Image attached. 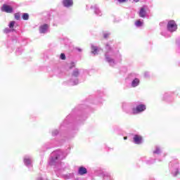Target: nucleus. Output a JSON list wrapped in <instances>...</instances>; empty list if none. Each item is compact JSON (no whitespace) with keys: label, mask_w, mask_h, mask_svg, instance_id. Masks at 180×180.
<instances>
[{"label":"nucleus","mask_w":180,"mask_h":180,"mask_svg":"<svg viewBox=\"0 0 180 180\" xmlns=\"http://www.w3.org/2000/svg\"><path fill=\"white\" fill-rule=\"evenodd\" d=\"M177 29L178 25H176L174 20H171L167 22V30L169 32H176Z\"/></svg>","instance_id":"1"},{"label":"nucleus","mask_w":180,"mask_h":180,"mask_svg":"<svg viewBox=\"0 0 180 180\" xmlns=\"http://www.w3.org/2000/svg\"><path fill=\"white\" fill-rule=\"evenodd\" d=\"M146 105L141 104L137 105L135 108L132 109L133 115H137V113H141V112H144L146 110Z\"/></svg>","instance_id":"2"},{"label":"nucleus","mask_w":180,"mask_h":180,"mask_svg":"<svg viewBox=\"0 0 180 180\" xmlns=\"http://www.w3.org/2000/svg\"><path fill=\"white\" fill-rule=\"evenodd\" d=\"M1 11L3 12H6V13H12V12H13V8L11 6L4 4Z\"/></svg>","instance_id":"3"},{"label":"nucleus","mask_w":180,"mask_h":180,"mask_svg":"<svg viewBox=\"0 0 180 180\" xmlns=\"http://www.w3.org/2000/svg\"><path fill=\"white\" fill-rule=\"evenodd\" d=\"M134 143H135V144H141V143H143V137L140 135H134Z\"/></svg>","instance_id":"4"},{"label":"nucleus","mask_w":180,"mask_h":180,"mask_svg":"<svg viewBox=\"0 0 180 180\" xmlns=\"http://www.w3.org/2000/svg\"><path fill=\"white\" fill-rule=\"evenodd\" d=\"M62 3L65 8H70V6L74 5V1L72 0H63Z\"/></svg>","instance_id":"5"},{"label":"nucleus","mask_w":180,"mask_h":180,"mask_svg":"<svg viewBox=\"0 0 180 180\" xmlns=\"http://www.w3.org/2000/svg\"><path fill=\"white\" fill-rule=\"evenodd\" d=\"M78 174L79 175H85V174H88V170L84 167H80L78 170Z\"/></svg>","instance_id":"6"},{"label":"nucleus","mask_w":180,"mask_h":180,"mask_svg":"<svg viewBox=\"0 0 180 180\" xmlns=\"http://www.w3.org/2000/svg\"><path fill=\"white\" fill-rule=\"evenodd\" d=\"M47 29H49V25L47 24H44L39 27V32L46 33V32H47Z\"/></svg>","instance_id":"7"},{"label":"nucleus","mask_w":180,"mask_h":180,"mask_svg":"<svg viewBox=\"0 0 180 180\" xmlns=\"http://www.w3.org/2000/svg\"><path fill=\"white\" fill-rule=\"evenodd\" d=\"M140 84V79L136 78L132 81L131 86L133 88H136Z\"/></svg>","instance_id":"8"},{"label":"nucleus","mask_w":180,"mask_h":180,"mask_svg":"<svg viewBox=\"0 0 180 180\" xmlns=\"http://www.w3.org/2000/svg\"><path fill=\"white\" fill-rule=\"evenodd\" d=\"M140 18H146V8H141L139 11Z\"/></svg>","instance_id":"9"},{"label":"nucleus","mask_w":180,"mask_h":180,"mask_svg":"<svg viewBox=\"0 0 180 180\" xmlns=\"http://www.w3.org/2000/svg\"><path fill=\"white\" fill-rule=\"evenodd\" d=\"M91 53L92 54H98V48L95 46H91Z\"/></svg>","instance_id":"10"},{"label":"nucleus","mask_w":180,"mask_h":180,"mask_svg":"<svg viewBox=\"0 0 180 180\" xmlns=\"http://www.w3.org/2000/svg\"><path fill=\"white\" fill-rule=\"evenodd\" d=\"M135 25L137 27H140L141 26H143V22L140 20H138L136 21Z\"/></svg>","instance_id":"11"},{"label":"nucleus","mask_w":180,"mask_h":180,"mask_svg":"<svg viewBox=\"0 0 180 180\" xmlns=\"http://www.w3.org/2000/svg\"><path fill=\"white\" fill-rule=\"evenodd\" d=\"M22 19H23V20H29V14L28 13H24L22 15Z\"/></svg>","instance_id":"12"},{"label":"nucleus","mask_w":180,"mask_h":180,"mask_svg":"<svg viewBox=\"0 0 180 180\" xmlns=\"http://www.w3.org/2000/svg\"><path fill=\"white\" fill-rule=\"evenodd\" d=\"M14 16H15V19H16V20H20V14L19 13H15Z\"/></svg>","instance_id":"13"},{"label":"nucleus","mask_w":180,"mask_h":180,"mask_svg":"<svg viewBox=\"0 0 180 180\" xmlns=\"http://www.w3.org/2000/svg\"><path fill=\"white\" fill-rule=\"evenodd\" d=\"M75 67V63L72 62L69 65V70H72V68H74Z\"/></svg>","instance_id":"14"},{"label":"nucleus","mask_w":180,"mask_h":180,"mask_svg":"<svg viewBox=\"0 0 180 180\" xmlns=\"http://www.w3.org/2000/svg\"><path fill=\"white\" fill-rule=\"evenodd\" d=\"M72 75L73 77H78V75H79V72L78 70H75L72 72Z\"/></svg>","instance_id":"15"},{"label":"nucleus","mask_w":180,"mask_h":180,"mask_svg":"<svg viewBox=\"0 0 180 180\" xmlns=\"http://www.w3.org/2000/svg\"><path fill=\"white\" fill-rule=\"evenodd\" d=\"M15 21H11V22H10V24H9V27H10V29H13V27H14V26H15Z\"/></svg>","instance_id":"16"},{"label":"nucleus","mask_w":180,"mask_h":180,"mask_svg":"<svg viewBox=\"0 0 180 180\" xmlns=\"http://www.w3.org/2000/svg\"><path fill=\"white\" fill-rule=\"evenodd\" d=\"M24 162H25V164L26 165H30V159H25L24 160Z\"/></svg>","instance_id":"17"},{"label":"nucleus","mask_w":180,"mask_h":180,"mask_svg":"<svg viewBox=\"0 0 180 180\" xmlns=\"http://www.w3.org/2000/svg\"><path fill=\"white\" fill-rule=\"evenodd\" d=\"M60 58V60H65V54L61 53Z\"/></svg>","instance_id":"18"},{"label":"nucleus","mask_w":180,"mask_h":180,"mask_svg":"<svg viewBox=\"0 0 180 180\" xmlns=\"http://www.w3.org/2000/svg\"><path fill=\"white\" fill-rule=\"evenodd\" d=\"M153 153L154 154H160V148H157Z\"/></svg>","instance_id":"19"},{"label":"nucleus","mask_w":180,"mask_h":180,"mask_svg":"<svg viewBox=\"0 0 180 180\" xmlns=\"http://www.w3.org/2000/svg\"><path fill=\"white\" fill-rule=\"evenodd\" d=\"M9 32H11V30L9 29H8V28H6L4 30V33H9Z\"/></svg>","instance_id":"20"},{"label":"nucleus","mask_w":180,"mask_h":180,"mask_svg":"<svg viewBox=\"0 0 180 180\" xmlns=\"http://www.w3.org/2000/svg\"><path fill=\"white\" fill-rule=\"evenodd\" d=\"M103 37L104 39H108V37H109V34H104Z\"/></svg>","instance_id":"21"},{"label":"nucleus","mask_w":180,"mask_h":180,"mask_svg":"<svg viewBox=\"0 0 180 180\" xmlns=\"http://www.w3.org/2000/svg\"><path fill=\"white\" fill-rule=\"evenodd\" d=\"M107 60L109 63H110V61H112V59L109 58H107Z\"/></svg>","instance_id":"22"},{"label":"nucleus","mask_w":180,"mask_h":180,"mask_svg":"<svg viewBox=\"0 0 180 180\" xmlns=\"http://www.w3.org/2000/svg\"><path fill=\"white\" fill-rule=\"evenodd\" d=\"M119 2H126V0H118Z\"/></svg>","instance_id":"23"},{"label":"nucleus","mask_w":180,"mask_h":180,"mask_svg":"<svg viewBox=\"0 0 180 180\" xmlns=\"http://www.w3.org/2000/svg\"><path fill=\"white\" fill-rule=\"evenodd\" d=\"M107 49H109V50H112V49H110V46H109V45H107Z\"/></svg>","instance_id":"24"},{"label":"nucleus","mask_w":180,"mask_h":180,"mask_svg":"<svg viewBox=\"0 0 180 180\" xmlns=\"http://www.w3.org/2000/svg\"><path fill=\"white\" fill-rule=\"evenodd\" d=\"M124 140H127V136H124Z\"/></svg>","instance_id":"25"},{"label":"nucleus","mask_w":180,"mask_h":180,"mask_svg":"<svg viewBox=\"0 0 180 180\" xmlns=\"http://www.w3.org/2000/svg\"><path fill=\"white\" fill-rule=\"evenodd\" d=\"M140 0H135V2H139Z\"/></svg>","instance_id":"26"}]
</instances>
